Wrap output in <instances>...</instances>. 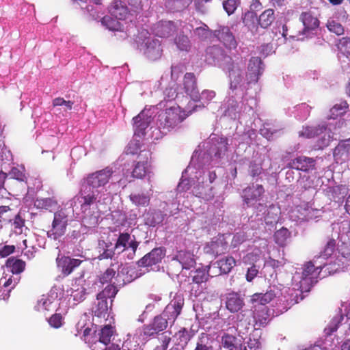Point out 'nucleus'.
<instances>
[{
  "instance_id": "412c9836",
  "label": "nucleus",
  "mask_w": 350,
  "mask_h": 350,
  "mask_svg": "<svg viewBox=\"0 0 350 350\" xmlns=\"http://www.w3.org/2000/svg\"><path fill=\"white\" fill-rule=\"evenodd\" d=\"M333 155L337 162H345L350 157V139L340 142L334 150Z\"/></svg>"
},
{
  "instance_id": "3c124183",
  "label": "nucleus",
  "mask_w": 350,
  "mask_h": 350,
  "mask_svg": "<svg viewBox=\"0 0 350 350\" xmlns=\"http://www.w3.org/2000/svg\"><path fill=\"white\" fill-rule=\"evenodd\" d=\"M336 241L334 238H329L323 250L321 252V256L323 258H328L335 251Z\"/></svg>"
},
{
  "instance_id": "c9c22d12",
  "label": "nucleus",
  "mask_w": 350,
  "mask_h": 350,
  "mask_svg": "<svg viewBox=\"0 0 350 350\" xmlns=\"http://www.w3.org/2000/svg\"><path fill=\"white\" fill-rule=\"evenodd\" d=\"M349 108V104L346 100H340L335 104L329 110V118L336 119L338 116L345 114Z\"/></svg>"
},
{
  "instance_id": "4c0bfd02",
  "label": "nucleus",
  "mask_w": 350,
  "mask_h": 350,
  "mask_svg": "<svg viewBox=\"0 0 350 350\" xmlns=\"http://www.w3.org/2000/svg\"><path fill=\"white\" fill-rule=\"evenodd\" d=\"M115 332V329L110 325H105L99 332V342L108 345L111 342V338Z\"/></svg>"
},
{
  "instance_id": "2f4dec72",
  "label": "nucleus",
  "mask_w": 350,
  "mask_h": 350,
  "mask_svg": "<svg viewBox=\"0 0 350 350\" xmlns=\"http://www.w3.org/2000/svg\"><path fill=\"white\" fill-rule=\"evenodd\" d=\"M5 265L8 268L10 269L13 274L18 275L25 270L26 263L21 259L10 257L6 260Z\"/></svg>"
},
{
  "instance_id": "cd10ccee",
  "label": "nucleus",
  "mask_w": 350,
  "mask_h": 350,
  "mask_svg": "<svg viewBox=\"0 0 350 350\" xmlns=\"http://www.w3.org/2000/svg\"><path fill=\"white\" fill-rule=\"evenodd\" d=\"M254 310V318L256 324L259 327H265L267 325L270 320L268 308L262 307Z\"/></svg>"
},
{
  "instance_id": "a878e982",
  "label": "nucleus",
  "mask_w": 350,
  "mask_h": 350,
  "mask_svg": "<svg viewBox=\"0 0 350 350\" xmlns=\"http://www.w3.org/2000/svg\"><path fill=\"white\" fill-rule=\"evenodd\" d=\"M150 116H148L143 111L140 112L137 116L133 118L134 126L135 128V132L138 134H143L146 128L150 123Z\"/></svg>"
},
{
  "instance_id": "bf43d9fd",
  "label": "nucleus",
  "mask_w": 350,
  "mask_h": 350,
  "mask_svg": "<svg viewBox=\"0 0 350 350\" xmlns=\"http://www.w3.org/2000/svg\"><path fill=\"white\" fill-rule=\"evenodd\" d=\"M327 27L329 31L335 33L338 36H340L344 33L345 30L342 25L335 21H328Z\"/></svg>"
},
{
  "instance_id": "4468645a",
  "label": "nucleus",
  "mask_w": 350,
  "mask_h": 350,
  "mask_svg": "<svg viewBox=\"0 0 350 350\" xmlns=\"http://www.w3.org/2000/svg\"><path fill=\"white\" fill-rule=\"evenodd\" d=\"M317 209L313 208L308 203L297 206L293 211L295 219L300 221H307L316 217Z\"/></svg>"
},
{
  "instance_id": "58836bf2",
  "label": "nucleus",
  "mask_w": 350,
  "mask_h": 350,
  "mask_svg": "<svg viewBox=\"0 0 350 350\" xmlns=\"http://www.w3.org/2000/svg\"><path fill=\"white\" fill-rule=\"evenodd\" d=\"M148 167V158L142 161H138L132 172V176L135 178H143L147 173Z\"/></svg>"
},
{
  "instance_id": "49530a36",
  "label": "nucleus",
  "mask_w": 350,
  "mask_h": 350,
  "mask_svg": "<svg viewBox=\"0 0 350 350\" xmlns=\"http://www.w3.org/2000/svg\"><path fill=\"white\" fill-rule=\"evenodd\" d=\"M129 198L131 201L138 206H147L150 202V197L144 193L131 194Z\"/></svg>"
},
{
  "instance_id": "0e129e2a",
  "label": "nucleus",
  "mask_w": 350,
  "mask_h": 350,
  "mask_svg": "<svg viewBox=\"0 0 350 350\" xmlns=\"http://www.w3.org/2000/svg\"><path fill=\"white\" fill-rule=\"evenodd\" d=\"M313 181L308 176H303L297 182L298 187L301 191L308 190L312 187Z\"/></svg>"
},
{
  "instance_id": "8fccbe9b",
  "label": "nucleus",
  "mask_w": 350,
  "mask_h": 350,
  "mask_svg": "<svg viewBox=\"0 0 350 350\" xmlns=\"http://www.w3.org/2000/svg\"><path fill=\"white\" fill-rule=\"evenodd\" d=\"M175 43L179 50L183 51H189L191 44L188 36L180 34L175 39Z\"/></svg>"
},
{
  "instance_id": "c756f323",
  "label": "nucleus",
  "mask_w": 350,
  "mask_h": 350,
  "mask_svg": "<svg viewBox=\"0 0 350 350\" xmlns=\"http://www.w3.org/2000/svg\"><path fill=\"white\" fill-rule=\"evenodd\" d=\"M215 264L219 269V273L227 274L236 265V260L232 256H225L216 261Z\"/></svg>"
},
{
  "instance_id": "9d476101",
  "label": "nucleus",
  "mask_w": 350,
  "mask_h": 350,
  "mask_svg": "<svg viewBox=\"0 0 350 350\" xmlns=\"http://www.w3.org/2000/svg\"><path fill=\"white\" fill-rule=\"evenodd\" d=\"M83 260L77 258H72L70 256L59 255L56 258L57 268L60 270L62 275L68 276L71 274L75 268L79 267Z\"/></svg>"
},
{
  "instance_id": "c85d7f7f",
  "label": "nucleus",
  "mask_w": 350,
  "mask_h": 350,
  "mask_svg": "<svg viewBox=\"0 0 350 350\" xmlns=\"http://www.w3.org/2000/svg\"><path fill=\"white\" fill-rule=\"evenodd\" d=\"M213 339L210 334L201 333L198 338L196 347L193 350H215L213 346Z\"/></svg>"
},
{
  "instance_id": "7ed1b4c3",
  "label": "nucleus",
  "mask_w": 350,
  "mask_h": 350,
  "mask_svg": "<svg viewBox=\"0 0 350 350\" xmlns=\"http://www.w3.org/2000/svg\"><path fill=\"white\" fill-rule=\"evenodd\" d=\"M179 106L167 108L159 116V127L164 131H170L177 126L189 116Z\"/></svg>"
},
{
  "instance_id": "a211bd4d",
  "label": "nucleus",
  "mask_w": 350,
  "mask_h": 350,
  "mask_svg": "<svg viewBox=\"0 0 350 350\" xmlns=\"http://www.w3.org/2000/svg\"><path fill=\"white\" fill-rule=\"evenodd\" d=\"M275 297L273 291H267L265 293H254L251 296L250 302L252 308L255 310L262 307H267L266 305L271 302Z\"/></svg>"
},
{
  "instance_id": "6ab92c4d",
  "label": "nucleus",
  "mask_w": 350,
  "mask_h": 350,
  "mask_svg": "<svg viewBox=\"0 0 350 350\" xmlns=\"http://www.w3.org/2000/svg\"><path fill=\"white\" fill-rule=\"evenodd\" d=\"M163 50L160 42L157 39L148 40L144 53L150 60H157L162 55Z\"/></svg>"
},
{
  "instance_id": "9b49d317",
  "label": "nucleus",
  "mask_w": 350,
  "mask_h": 350,
  "mask_svg": "<svg viewBox=\"0 0 350 350\" xmlns=\"http://www.w3.org/2000/svg\"><path fill=\"white\" fill-rule=\"evenodd\" d=\"M262 62L258 57H252L249 61L246 79L247 83H256L263 72Z\"/></svg>"
},
{
  "instance_id": "13d9d810",
  "label": "nucleus",
  "mask_w": 350,
  "mask_h": 350,
  "mask_svg": "<svg viewBox=\"0 0 350 350\" xmlns=\"http://www.w3.org/2000/svg\"><path fill=\"white\" fill-rule=\"evenodd\" d=\"M116 274V271L113 268L109 267L105 271L100 275L99 278V281L103 284L111 283L112 279L115 277Z\"/></svg>"
},
{
  "instance_id": "f03ea898",
  "label": "nucleus",
  "mask_w": 350,
  "mask_h": 350,
  "mask_svg": "<svg viewBox=\"0 0 350 350\" xmlns=\"http://www.w3.org/2000/svg\"><path fill=\"white\" fill-rule=\"evenodd\" d=\"M332 264L328 265L315 267L314 265L311 262H306L302 267L301 277L299 281V294L297 292L295 296V301L298 303L299 301L304 299L302 293H308L310 291L311 288L317 282V278L323 268L327 267L326 270L332 269ZM330 273L331 271H329Z\"/></svg>"
},
{
  "instance_id": "e433bc0d",
  "label": "nucleus",
  "mask_w": 350,
  "mask_h": 350,
  "mask_svg": "<svg viewBox=\"0 0 350 350\" xmlns=\"http://www.w3.org/2000/svg\"><path fill=\"white\" fill-rule=\"evenodd\" d=\"M194 35L201 41L211 40L213 38V31L211 30L208 27L204 24L201 27H196L193 31Z\"/></svg>"
},
{
  "instance_id": "7c9ffc66",
  "label": "nucleus",
  "mask_w": 350,
  "mask_h": 350,
  "mask_svg": "<svg viewBox=\"0 0 350 350\" xmlns=\"http://www.w3.org/2000/svg\"><path fill=\"white\" fill-rule=\"evenodd\" d=\"M97 304L95 305L92 310V312L94 317L98 318L106 319L108 317L109 306L108 302L105 299H100L99 297L96 296Z\"/></svg>"
},
{
  "instance_id": "39448f33",
  "label": "nucleus",
  "mask_w": 350,
  "mask_h": 350,
  "mask_svg": "<svg viewBox=\"0 0 350 350\" xmlns=\"http://www.w3.org/2000/svg\"><path fill=\"white\" fill-rule=\"evenodd\" d=\"M265 192V189L262 185L253 183L243 189L241 198L247 206H252L262 199Z\"/></svg>"
},
{
  "instance_id": "0eeeda50",
  "label": "nucleus",
  "mask_w": 350,
  "mask_h": 350,
  "mask_svg": "<svg viewBox=\"0 0 350 350\" xmlns=\"http://www.w3.org/2000/svg\"><path fill=\"white\" fill-rule=\"evenodd\" d=\"M112 174L113 171L109 167L92 173L86 178V186L93 189L103 187L108 183Z\"/></svg>"
},
{
  "instance_id": "338daca9",
  "label": "nucleus",
  "mask_w": 350,
  "mask_h": 350,
  "mask_svg": "<svg viewBox=\"0 0 350 350\" xmlns=\"http://www.w3.org/2000/svg\"><path fill=\"white\" fill-rule=\"evenodd\" d=\"M12 211L11 208L9 206H0V218L4 221L12 220Z\"/></svg>"
},
{
  "instance_id": "79ce46f5",
  "label": "nucleus",
  "mask_w": 350,
  "mask_h": 350,
  "mask_svg": "<svg viewBox=\"0 0 350 350\" xmlns=\"http://www.w3.org/2000/svg\"><path fill=\"white\" fill-rule=\"evenodd\" d=\"M290 236L291 232L289 230L283 227L275 232L274 240L278 245L284 247L286 245V241Z\"/></svg>"
},
{
  "instance_id": "603ef678",
  "label": "nucleus",
  "mask_w": 350,
  "mask_h": 350,
  "mask_svg": "<svg viewBox=\"0 0 350 350\" xmlns=\"http://www.w3.org/2000/svg\"><path fill=\"white\" fill-rule=\"evenodd\" d=\"M217 150L215 156L218 158L222 157L228 150V139L226 137H221L217 142Z\"/></svg>"
},
{
  "instance_id": "473e14b6",
  "label": "nucleus",
  "mask_w": 350,
  "mask_h": 350,
  "mask_svg": "<svg viewBox=\"0 0 350 350\" xmlns=\"http://www.w3.org/2000/svg\"><path fill=\"white\" fill-rule=\"evenodd\" d=\"M215 96V92L211 90H204L201 94H199V97L196 99H192L193 101H200L202 105H195L193 106L192 110H189V113H191L193 111H196L197 108L204 107L205 105H208V103Z\"/></svg>"
},
{
  "instance_id": "dca6fc26",
  "label": "nucleus",
  "mask_w": 350,
  "mask_h": 350,
  "mask_svg": "<svg viewBox=\"0 0 350 350\" xmlns=\"http://www.w3.org/2000/svg\"><path fill=\"white\" fill-rule=\"evenodd\" d=\"M176 31L174 22L170 21H161L157 23L153 28L154 33L160 38H168Z\"/></svg>"
},
{
  "instance_id": "bb28decb",
  "label": "nucleus",
  "mask_w": 350,
  "mask_h": 350,
  "mask_svg": "<svg viewBox=\"0 0 350 350\" xmlns=\"http://www.w3.org/2000/svg\"><path fill=\"white\" fill-rule=\"evenodd\" d=\"M54 300L48 295H42L37 301L35 309L37 311L50 312L55 309Z\"/></svg>"
},
{
  "instance_id": "a19ab883",
  "label": "nucleus",
  "mask_w": 350,
  "mask_h": 350,
  "mask_svg": "<svg viewBox=\"0 0 350 350\" xmlns=\"http://www.w3.org/2000/svg\"><path fill=\"white\" fill-rule=\"evenodd\" d=\"M229 77L230 79V88L232 90L237 89L243 80L241 70L239 68L233 67L229 71Z\"/></svg>"
},
{
  "instance_id": "c03bdc74",
  "label": "nucleus",
  "mask_w": 350,
  "mask_h": 350,
  "mask_svg": "<svg viewBox=\"0 0 350 350\" xmlns=\"http://www.w3.org/2000/svg\"><path fill=\"white\" fill-rule=\"evenodd\" d=\"M118 293V289L114 284L107 285L101 292H100L97 296L100 299H105L107 301V299H111V303L113 301V299L116 297Z\"/></svg>"
},
{
  "instance_id": "b1692460",
  "label": "nucleus",
  "mask_w": 350,
  "mask_h": 350,
  "mask_svg": "<svg viewBox=\"0 0 350 350\" xmlns=\"http://www.w3.org/2000/svg\"><path fill=\"white\" fill-rule=\"evenodd\" d=\"M193 0H165V7L170 12H180L185 10Z\"/></svg>"
},
{
  "instance_id": "5fc2aeb1",
  "label": "nucleus",
  "mask_w": 350,
  "mask_h": 350,
  "mask_svg": "<svg viewBox=\"0 0 350 350\" xmlns=\"http://www.w3.org/2000/svg\"><path fill=\"white\" fill-rule=\"evenodd\" d=\"M239 4V0H225L223 1L222 5L224 10L230 16L234 13Z\"/></svg>"
},
{
  "instance_id": "e2e57ef3",
  "label": "nucleus",
  "mask_w": 350,
  "mask_h": 350,
  "mask_svg": "<svg viewBox=\"0 0 350 350\" xmlns=\"http://www.w3.org/2000/svg\"><path fill=\"white\" fill-rule=\"evenodd\" d=\"M242 20L245 26L250 27L254 25L255 21L258 20V18L255 12L248 11L243 14Z\"/></svg>"
},
{
  "instance_id": "f257e3e1",
  "label": "nucleus",
  "mask_w": 350,
  "mask_h": 350,
  "mask_svg": "<svg viewBox=\"0 0 350 350\" xmlns=\"http://www.w3.org/2000/svg\"><path fill=\"white\" fill-rule=\"evenodd\" d=\"M184 304L183 297L176 295L165 306L162 313L155 316L148 324L142 326L140 335L144 339L154 337L159 332L165 330L168 324L172 325L180 314Z\"/></svg>"
},
{
  "instance_id": "6e6552de",
  "label": "nucleus",
  "mask_w": 350,
  "mask_h": 350,
  "mask_svg": "<svg viewBox=\"0 0 350 350\" xmlns=\"http://www.w3.org/2000/svg\"><path fill=\"white\" fill-rule=\"evenodd\" d=\"M213 36L228 50L235 49L238 45L234 34L227 26H220L213 31Z\"/></svg>"
},
{
  "instance_id": "37998d69",
  "label": "nucleus",
  "mask_w": 350,
  "mask_h": 350,
  "mask_svg": "<svg viewBox=\"0 0 350 350\" xmlns=\"http://www.w3.org/2000/svg\"><path fill=\"white\" fill-rule=\"evenodd\" d=\"M131 239V235L127 232L120 233L114 245V249L120 252L125 251Z\"/></svg>"
},
{
  "instance_id": "f704fd0d",
  "label": "nucleus",
  "mask_w": 350,
  "mask_h": 350,
  "mask_svg": "<svg viewBox=\"0 0 350 350\" xmlns=\"http://www.w3.org/2000/svg\"><path fill=\"white\" fill-rule=\"evenodd\" d=\"M236 341L237 338L228 334H225L221 338L223 346L228 350H247L245 345H238Z\"/></svg>"
},
{
  "instance_id": "052dcab7",
  "label": "nucleus",
  "mask_w": 350,
  "mask_h": 350,
  "mask_svg": "<svg viewBox=\"0 0 350 350\" xmlns=\"http://www.w3.org/2000/svg\"><path fill=\"white\" fill-rule=\"evenodd\" d=\"M48 323L51 327L57 329L62 326L64 318L61 314L55 313L48 319Z\"/></svg>"
},
{
  "instance_id": "864d4df0",
  "label": "nucleus",
  "mask_w": 350,
  "mask_h": 350,
  "mask_svg": "<svg viewBox=\"0 0 350 350\" xmlns=\"http://www.w3.org/2000/svg\"><path fill=\"white\" fill-rule=\"evenodd\" d=\"M339 51L347 58L350 59V38H342L338 44Z\"/></svg>"
},
{
  "instance_id": "4d7b16f0",
  "label": "nucleus",
  "mask_w": 350,
  "mask_h": 350,
  "mask_svg": "<svg viewBox=\"0 0 350 350\" xmlns=\"http://www.w3.org/2000/svg\"><path fill=\"white\" fill-rule=\"evenodd\" d=\"M21 277L18 275H11L9 278H2L3 286L7 288L8 291L13 289L19 282Z\"/></svg>"
},
{
  "instance_id": "ddd939ff",
  "label": "nucleus",
  "mask_w": 350,
  "mask_h": 350,
  "mask_svg": "<svg viewBox=\"0 0 350 350\" xmlns=\"http://www.w3.org/2000/svg\"><path fill=\"white\" fill-rule=\"evenodd\" d=\"M225 305L230 312H238L245 306L244 299L239 293L231 292L225 295Z\"/></svg>"
},
{
  "instance_id": "de8ad7c7",
  "label": "nucleus",
  "mask_w": 350,
  "mask_h": 350,
  "mask_svg": "<svg viewBox=\"0 0 350 350\" xmlns=\"http://www.w3.org/2000/svg\"><path fill=\"white\" fill-rule=\"evenodd\" d=\"M263 172L262 161H251L249 164L248 172L252 178H255L262 174Z\"/></svg>"
},
{
  "instance_id": "ea45409f",
  "label": "nucleus",
  "mask_w": 350,
  "mask_h": 350,
  "mask_svg": "<svg viewBox=\"0 0 350 350\" xmlns=\"http://www.w3.org/2000/svg\"><path fill=\"white\" fill-rule=\"evenodd\" d=\"M262 251L260 248L256 247L252 252L247 253L243 258V262L247 265H256V263L260 260Z\"/></svg>"
},
{
  "instance_id": "f8f14e48",
  "label": "nucleus",
  "mask_w": 350,
  "mask_h": 350,
  "mask_svg": "<svg viewBox=\"0 0 350 350\" xmlns=\"http://www.w3.org/2000/svg\"><path fill=\"white\" fill-rule=\"evenodd\" d=\"M316 161L311 157L299 156L288 163V167L299 171L305 172L312 170L315 168Z\"/></svg>"
},
{
  "instance_id": "09e8293b",
  "label": "nucleus",
  "mask_w": 350,
  "mask_h": 350,
  "mask_svg": "<svg viewBox=\"0 0 350 350\" xmlns=\"http://www.w3.org/2000/svg\"><path fill=\"white\" fill-rule=\"evenodd\" d=\"M213 187L210 185H207L206 188H204L203 185H198L196 196L206 201L211 200L215 197V195L213 192Z\"/></svg>"
},
{
  "instance_id": "1a4fd4ad",
  "label": "nucleus",
  "mask_w": 350,
  "mask_h": 350,
  "mask_svg": "<svg viewBox=\"0 0 350 350\" xmlns=\"http://www.w3.org/2000/svg\"><path fill=\"white\" fill-rule=\"evenodd\" d=\"M165 255L164 247H156L137 261L139 267H148L161 262Z\"/></svg>"
},
{
  "instance_id": "aec40b11",
  "label": "nucleus",
  "mask_w": 350,
  "mask_h": 350,
  "mask_svg": "<svg viewBox=\"0 0 350 350\" xmlns=\"http://www.w3.org/2000/svg\"><path fill=\"white\" fill-rule=\"evenodd\" d=\"M299 18L304 26L303 29L304 34H307L310 31L315 30L320 25L319 20L310 12H302Z\"/></svg>"
},
{
  "instance_id": "774afa93",
  "label": "nucleus",
  "mask_w": 350,
  "mask_h": 350,
  "mask_svg": "<svg viewBox=\"0 0 350 350\" xmlns=\"http://www.w3.org/2000/svg\"><path fill=\"white\" fill-rule=\"evenodd\" d=\"M16 247L13 245H6L0 248V256L5 258L15 252Z\"/></svg>"
},
{
  "instance_id": "423d86ee",
  "label": "nucleus",
  "mask_w": 350,
  "mask_h": 350,
  "mask_svg": "<svg viewBox=\"0 0 350 350\" xmlns=\"http://www.w3.org/2000/svg\"><path fill=\"white\" fill-rule=\"evenodd\" d=\"M98 191L93 190L86 185L83 186L77 196L83 213H90L91 206L98 202Z\"/></svg>"
},
{
  "instance_id": "2eb2a0df",
  "label": "nucleus",
  "mask_w": 350,
  "mask_h": 350,
  "mask_svg": "<svg viewBox=\"0 0 350 350\" xmlns=\"http://www.w3.org/2000/svg\"><path fill=\"white\" fill-rule=\"evenodd\" d=\"M108 10L118 20H125L129 14L128 7L121 0H113L108 7Z\"/></svg>"
},
{
  "instance_id": "72a5a7b5",
  "label": "nucleus",
  "mask_w": 350,
  "mask_h": 350,
  "mask_svg": "<svg viewBox=\"0 0 350 350\" xmlns=\"http://www.w3.org/2000/svg\"><path fill=\"white\" fill-rule=\"evenodd\" d=\"M275 19L274 10L269 8L260 14L258 18V23L262 28L266 29L271 26Z\"/></svg>"
},
{
  "instance_id": "5701e85b",
  "label": "nucleus",
  "mask_w": 350,
  "mask_h": 350,
  "mask_svg": "<svg viewBox=\"0 0 350 350\" xmlns=\"http://www.w3.org/2000/svg\"><path fill=\"white\" fill-rule=\"evenodd\" d=\"M173 259L180 262L182 268L185 269H189L196 265L194 255L188 251H179Z\"/></svg>"
},
{
  "instance_id": "a18cd8bd",
  "label": "nucleus",
  "mask_w": 350,
  "mask_h": 350,
  "mask_svg": "<svg viewBox=\"0 0 350 350\" xmlns=\"http://www.w3.org/2000/svg\"><path fill=\"white\" fill-rule=\"evenodd\" d=\"M101 23L111 31H120L122 29V25L118 19H114L109 16L103 17Z\"/></svg>"
},
{
  "instance_id": "20e7f679",
  "label": "nucleus",
  "mask_w": 350,
  "mask_h": 350,
  "mask_svg": "<svg viewBox=\"0 0 350 350\" xmlns=\"http://www.w3.org/2000/svg\"><path fill=\"white\" fill-rule=\"evenodd\" d=\"M68 221V216L62 210L56 211L54 213L51 229L47 232L48 237L55 240L62 237L66 233Z\"/></svg>"
},
{
  "instance_id": "393cba45",
  "label": "nucleus",
  "mask_w": 350,
  "mask_h": 350,
  "mask_svg": "<svg viewBox=\"0 0 350 350\" xmlns=\"http://www.w3.org/2000/svg\"><path fill=\"white\" fill-rule=\"evenodd\" d=\"M34 206L38 209H44L49 211L55 210L58 206V202L55 197L38 198L34 201Z\"/></svg>"
},
{
  "instance_id": "69168bd1",
  "label": "nucleus",
  "mask_w": 350,
  "mask_h": 350,
  "mask_svg": "<svg viewBox=\"0 0 350 350\" xmlns=\"http://www.w3.org/2000/svg\"><path fill=\"white\" fill-rule=\"evenodd\" d=\"M176 336H178V340H179V343H182L185 345L191 340V335L189 334L188 330L185 327L181 328L176 333Z\"/></svg>"
},
{
  "instance_id": "f3484780",
  "label": "nucleus",
  "mask_w": 350,
  "mask_h": 350,
  "mask_svg": "<svg viewBox=\"0 0 350 350\" xmlns=\"http://www.w3.org/2000/svg\"><path fill=\"white\" fill-rule=\"evenodd\" d=\"M183 88L185 93L189 95L191 99H196L199 97L196 77L193 72H187L184 75Z\"/></svg>"
},
{
  "instance_id": "680f3d73",
  "label": "nucleus",
  "mask_w": 350,
  "mask_h": 350,
  "mask_svg": "<svg viewBox=\"0 0 350 350\" xmlns=\"http://www.w3.org/2000/svg\"><path fill=\"white\" fill-rule=\"evenodd\" d=\"M208 274L204 269H197L193 276V282L196 284H201L208 280Z\"/></svg>"
},
{
  "instance_id": "4be33fe9",
  "label": "nucleus",
  "mask_w": 350,
  "mask_h": 350,
  "mask_svg": "<svg viewBox=\"0 0 350 350\" xmlns=\"http://www.w3.org/2000/svg\"><path fill=\"white\" fill-rule=\"evenodd\" d=\"M228 248V243L220 239L208 242L204 247L206 254L218 256L224 254Z\"/></svg>"
},
{
  "instance_id": "6e6d98bb",
  "label": "nucleus",
  "mask_w": 350,
  "mask_h": 350,
  "mask_svg": "<svg viewBox=\"0 0 350 350\" xmlns=\"http://www.w3.org/2000/svg\"><path fill=\"white\" fill-rule=\"evenodd\" d=\"M342 317L339 318H334L330 323L327 325V327L324 329V333L326 336H330L334 332H336L338 329L339 325L340 323V321Z\"/></svg>"
}]
</instances>
